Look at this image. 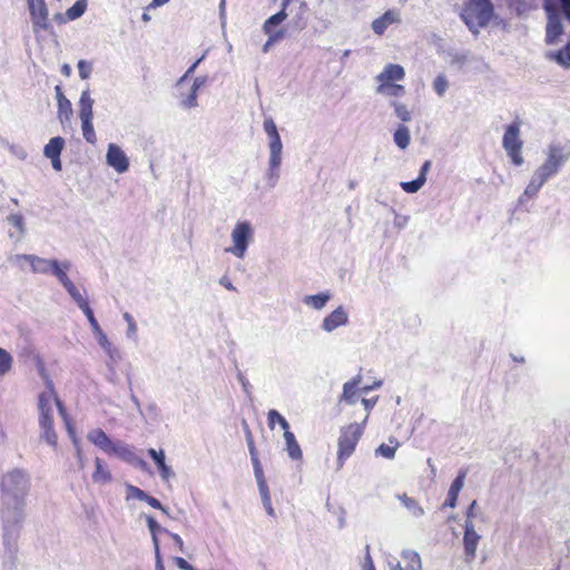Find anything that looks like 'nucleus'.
Segmentation results:
<instances>
[{"label":"nucleus","mask_w":570,"mask_h":570,"mask_svg":"<svg viewBox=\"0 0 570 570\" xmlns=\"http://www.w3.org/2000/svg\"><path fill=\"white\" fill-rule=\"evenodd\" d=\"M556 175V171H553L546 163H542L533 171L523 194L519 197V203L523 204L528 199L535 198L541 187Z\"/></svg>","instance_id":"nucleus-10"},{"label":"nucleus","mask_w":570,"mask_h":570,"mask_svg":"<svg viewBox=\"0 0 570 570\" xmlns=\"http://www.w3.org/2000/svg\"><path fill=\"white\" fill-rule=\"evenodd\" d=\"M94 335H95L98 344L107 353V355L110 358H115L117 351L112 347L111 343L109 342V340H108L107 335L104 333V331L99 330L98 332H95Z\"/></svg>","instance_id":"nucleus-38"},{"label":"nucleus","mask_w":570,"mask_h":570,"mask_svg":"<svg viewBox=\"0 0 570 570\" xmlns=\"http://www.w3.org/2000/svg\"><path fill=\"white\" fill-rule=\"evenodd\" d=\"M479 518L484 521L483 513L479 510L476 501H472L466 510V519L465 521H473V519Z\"/></svg>","instance_id":"nucleus-53"},{"label":"nucleus","mask_w":570,"mask_h":570,"mask_svg":"<svg viewBox=\"0 0 570 570\" xmlns=\"http://www.w3.org/2000/svg\"><path fill=\"white\" fill-rule=\"evenodd\" d=\"M106 164L118 174H124L129 169V158L117 144L110 142L107 147Z\"/></svg>","instance_id":"nucleus-15"},{"label":"nucleus","mask_w":570,"mask_h":570,"mask_svg":"<svg viewBox=\"0 0 570 570\" xmlns=\"http://www.w3.org/2000/svg\"><path fill=\"white\" fill-rule=\"evenodd\" d=\"M287 18V13L284 10L271 16L263 26L264 32L266 35H271L273 32V28L281 24Z\"/></svg>","instance_id":"nucleus-37"},{"label":"nucleus","mask_w":570,"mask_h":570,"mask_svg":"<svg viewBox=\"0 0 570 570\" xmlns=\"http://www.w3.org/2000/svg\"><path fill=\"white\" fill-rule=\"evenodd\" d=\"M155 463L158 466L160 478L163 481L168 482L171 478H174L175 473L173 469L166 464L165 456L160 458Z\"/></svg>","instance_id":"nucleus-47"},{"label":"nucleus","mask_w":570,"mask_h":570,"mask_svg":"<svg viewBox=\"0 0 570 570\" xmlns=\"http://www.w3.org/2000/svg\"><path fill=\"white\" fill-rule=\"evenodd\" d=\"M258 491H259V494H261V498H262V503L264 505V509H265L266 513L268 515H271V517H274L275 515V510H274L273 504H272V499H271L268 485H264V487L258 488Z\"/></svg>","instance_id":"nucleus-43"},{"label":"nucleus","mask_w":570,"mask_h":570,"mask_svg":"<svg viewBox=\"0 0 570 570\" xmlns=\"http://www.w3.org/2000/svg\"><path fill=\"white\" fill-rule=\"evenodd\" d=\"M91 478L96 484H108L112 481L111 472L102 459H95V471Z\"/></svg>","instance_id":"nucleus-23"},{"label":"nucleus","mask_w":570,"mask_h":570,"mask_svg":"<svg viewBox=\"0 0 570 570\" xmlns=\"http://www.w3.org/2000/svg\"><path fill=\"white\" fill-rule=\"evenodd\" d=\"M278 423L284 432L289 431V424L286 419L276 410H269L267 413V423L269 429H274L275 423Z\"/></svg>","instance_id":"nucleus-39"},{"label":"nucleus","mask_w":570,"mask_h":570,"mask_svg":"<svg viewBox=\"0 0 570 570\" xmlns=\"http://www.w3.org/2000/svg\"><path fill=\"white\" fill-rule=\"evenodd\" d=\"M459 494L449 490L444 507L454 508L458 502Z\"/></svg>","instance_id":"nucleus-62"},{"label":"nucleus","mask_w":570,"mask_h":570,"mask_svg":"<svg viewBox=\"0 0 570 570\" xmlns=\"http://www.w3.org/2000/svg\"><path fill=\"white\" fill-rule=\"evenodd\" d=\"M284 440H285V445H286V451L288 453V456L292 460H301L303 456V453H302L299 444L296 441L294 433L291 431L284 432Z\"/></svg>","instance_id":"nucleus-28"},{"label":"nucleus","mask_w":570,"mask_h":570,"mask_svg":"<svg viewBox=\"0 0 570 570\" xmlns=\"http://www.w3.org/2000/svg\"><path fill=\"white\" fill-rule=\"evenodd\" d=\"M361 375L355 376L348 382H345L343 385V393L341 395L340 401L345 402L346 404L354 405L357 403L360 395V385Z\"/></svg>","instance_id":"nucleus-22"},{"label":"nucleus","mask_w":570,"mask_h":570,"mask_svg":"<svg viewBox=\"0 0 570 570\" xmlns=\"http://www.w3.org/2000/svg\"><path fill=\"white\" fill-rule=\"evenodd\" d=\"M233 246L225 249L238 258H243L254 239V228L247 220L237 222L230 234Z\"/></svg>","instance_id":"nucleus-8"},{"label":"nucleus","mask_w":570,"mask_h":570,"mask_svg":"<svg viewBox=\"0 0 570 570\" xmlns=\"http://www.w3.org/2000/svg\"><path fill=\"white\" fill-rule=\"evenodd\" d=\"M461 17L473 33L485 27L493 17V4L490 0H465Z\"/></svg>","instance_id":"nucleus-4"},{"label":"nucleus","mask_w":570,"mask_h":570,"mask_svg":"<svg viewBox=\"0 0 570 570\" xmlns=\"http://www.w3.org/2000/svg\"><path fill=\"white\" fill-rule=\"evenodd\" d=\"M29 479L21 470L6 473L1 481L2 502H26Z\"/></svg>","instance_id":"nucleus-5"},{"label":"nucleus","mask_w":570,"mask_h":570,"mask_svg":"<svg viewBox=\"0 0 570 570\" xmlns=\"http://www.w3.org/2000/svg\"><path fill=\"white\" fill-rule=\"evenodd\" d=\"M40 374L45 380L46 390L40 393L38 400L40 438L49 445L56 446L58 436L53 430V413L57 407L59 414L65 416L66 410L56 394L52 381L45 373L43 367Z\"/></svg>","instance_id":"nucleus-1"},{"label":"nucleus","mask_w":570,"mask_h":570,"mask_svg":"<svg viewBox=\"0 0 570 570\" xmlns=\"http://www.w3.org/2000/svg\"><path fill=\"white\" fill-rule=\"evenodd\" d=\"M135 454L136 453L131 450L129 445H127L122 441L117 440V443L115 444L112 451V455H116L119 459L124 460L125 462L130 463L131 460H134Z\"/></svg>","instance_id":"nucleus-35"},{"label":"nucleus","mask_w":570,"mask_h":570,"mask_svg":"<svg viewBox=\"0 0 570 570\" xmlns=\"http://www.w3.org/2000/svg\"><path fill=\"white\" fill-rule=\"evenodd\" d=\"M7 220L12 226L17 227L21 234L24 232L23 217L20 214H10Z\"/></svg>","instance_id":"nucleus-56"},{"label":"nucleus","mask_w":570,"mask_h":570,"mask_svg":"<svg viewBox=\"0 0 570 570\" xmlns=\"http://www.w3.org/2000/svg\"><path fill=\"white\" fill-rule=\"evenodd\" d=\"M83 312V314L86 315L89 324H90V327H91V331L92 333L95 332H98L99 330H101L99 323L97 322L95 315H94V312L92 309L90 308V306L81 309Z\"/></svg>","instance_id":"nucleus-55"},{"label":"nucleus","mask_w":570,"mask_h":570,"mask_svg":"<svg viewBox=\"0 0 570 570\" xmlns=\"http://www.w3.org/2000/svg\"><path fill=\"white\" fill-rule=\"evenodd\" d=\"M348 323V314L343 306H338L332 313H330L321 323L322 331L332 333L341 326H345Z\"/></svg>","instance_id":"nucleus-18"},{"label":"nucleus","mask_w":570,"mask_h":570,"mask_svg":"<svg viewBox=\"0 0 570 570\" xmlns=\"http://www.w3.org/2000/svg\"><path fill=\"white\" fill-rule=\"evenodd\" d=\"M397 498L412 517L420 518L424 514V509L414 498H410L406 494H399Z\"/></svg>","instance_id":"nucleus-31"},{"label":"nucleus","mask_w":570,"mask_h":570,"mask_svg":"<svg viewBox=\"0 0 570 570\" xmlns=\"http://www.w3.org/2000/svg\"><path fill=\"white\" fill-rule=\"evenodd\" d=\"M205 55H203L199 59H197L186 71L185 73L178 79V86L181 87V85L189 81V79L193 77L196 68L198 65L204 60Z\"/></svg>","instance_id":"nucleus-51"},{"label":"nucleus","mask_w":570,"mask_h":570,"mask_svg":"<svg viewBox=\"0 0 570 570\" xmlns=\"http://www.w3.org/2000/svg\"><path fill=\"white\" fill-rule=\"evenodd\" d=\"M370 548L368 546L366 547V556L364 558V562H363V570H375V567H374V562L372 560V557L370 554Z\"/></svg>","instance_id":"nucleus-61"},{"label":"nucleus","mask_w":570,"mask_h":570,"mask_svg":"<svg viewBox=\"0 0 570 570\" xmlns=\"http://www.w3.org/2000/svg\"><path fill=\"white\" fill-rule=\"evenodd\" d=\"M431 160H425L423 163V165L421 166V169H420V173H419V176L417 178H420L421 180H423L424 183H426V175L431 168Z\"/></svg>","instance_id":"nucleus-60"},{"label":"nucleus","mask_w":570,"mask_h":570,"mask_svg":"<svg viewBox=\"0 0 570 570\" xmlns=\"http://www.w3.org/2000/svg\"><path fill=\"white\" fill-rule=\"evenodd\" d=\"M122 317L127 323V332H126L127 337L136 341L138 327H137L135 318L128 312L124 313Z\"/></svg>","instance_id":"nucleus-46"},{"label":"nucleus","mask_w":570,"mask_h":570,"mask_svg":"<svg viewBox=\"0 0 570 570\" xmlns=\"http://www.w3.org/2000/svg\"><path fill=\"white\" fill-rule=\"evenodd\" d=\"M65 146V139L62 137H53L43 148V155L47 158L60 157Z\"/></svg>","instance_id":"nucleus-29"},{"label":"nucleus","mask_w":570,"mask_h":570,"mask_svg":"<svg viewBox=\"0 0 570 570\" xmlns=\"http://www.w3.org/2000/svg\"><path fill=\"white\" fill-rule=\"evenodd\" d=\"M390 442L393 443V440H390ZM394 443H395L394 445H387V444L382 443L381 445H379L375 449V455L382 456V458H385L389 460L394 459L396 450L400 445V443L396 440H394Z\"/></svg>","instance_id":"nucleus-41"},{"label":"nucleus","mask_w":570,"mask_h":570,"mask_svg":"<svg viewBox=\"0 0 570 570\" xmlns=\"http://www.w3.org/2000/svg\"><path fill=\"white\" fill-rule=\"evenodd\" d=\"M381 386H382V381L377 380V381H374L371 385H364V386L360 387V393L368 394L371 391L376 390Z\"/></svg>","instance_id":"nucleus-63"},{"label":"nucleus","mask_w":570,"mask_h":570,"mask_svg":"<svg viewBox=\"0 0 570 570\" xmlns=\"http://www.w3.org/2000/svg\"><path fill=\"white\" fill-rule=\"evenodd\" d=\"M250 460H252V463H253L254 475H255V479H256V482H257V487L261 488V487L267 485V482L265 480L264 471H263V468H262L259 459L258 458H253Z\"/></svg>","instance_id":"nucleus-48"},{"label":"nucleus","mask_w":570,"mask_h":570,"mask_svg":"<svg viewBox=\"0 0 570 570\" xmlns=\"http://www.w3.org/2000/svg\"><path fill=\"white\" fill-rule=\"evenodd\" d=\"M405 89L402 85L396 83H380L376 88V94L390 96V97H402Z\"/></svg>","instance_id":"nucleus-33"},{"label":"nucleus","mask_w":570,"mask_h":570,"mask_svg":"<svg viewBox=\"0 0 570 570\" xmlns=\"http://www.w3.org/2000/svg\"><path fill=\"white\" fill-rule=\"evenodd\" d=\"M282 37H283V32H281V31H278V32H276V33H273V32H272L271 35H268V40H267V42L263 46V51H264V52H267V51H268V49H269V46H271L272 43H274L275 41H277L278 39H281Z\"/></svg>","instance_id":"nucleus-59"},{"label":"nucleus","mask_w":570,"mask_h":570,"mask_svg":"<svg viewBox=\"0 0 570 570\" xmlns=\"http://www.w3.org/2000/svg\"><path fill=\"white\" fill-rule=\"evenodd\" d=\"M87 440L105 453L112 455L117 441L111 440L101 429H92L87 433Z\"/></svg>","instance_id":"nucleus-20"},{"label":"nucleus","mask_w":570,"mask_h":570,"mask_svg":"<svg viewBox=\"0 0 570 570\" xmlns=\"http://www.w3.org/2000/svg\"><path fill=\"white\" fill-rule=\"evenodd\" d=\"M94 99L90 96L89 89L81 92L79 99V118L81 121V130L85 140L91 145L97 142V136L95 132L92 118H94Z\"/></svg>","instance_id":"nucleus-9"},{"label":"nucleus","mask_w":570,"mask_h":570,"mask_svg":"<svg viewBox=\"0 0 570 570\" xmlns=\"http://www.w3.org/2000/svg\"><path fill=\"white\" fill-rule=\"evenodd\" d=\"M70 268V261H56L50 274L53 275L63 287H66L71 282V279L67 275V272Z\"/></svg>","instance_id":"nucleus-25"},{"label":"nucleus","mask_w":570,"mask_h":570,"mask_svg":"<svg viewBox=\"0 0 570 570\" xmlns=\"http://www.w3.org/2000/svg\"><path fill=\"white\" fill-rule=\"evenodd\" d=\"M546 10L548 11L546 41L549 45H553L556 43L557 38L563 32L561 17L548 6L546 7Z\"/></svg>","instance_id":"nucleus-19"},{"label":"nucleus","mask_w":570,"mask_h":570,"mask_svg":"<svg viewBox=\"0 0 570 570\" xmlns=\"http://www.w3.org/2000/svg\"><path fill=\"white\" fill-rule=\"evenodd\" d=\"M405 70L402 66L395 63H387L383 71L376 76L379 83H392L393 81L403 80Z\"/></svg>","instance_id":"nucleus-21"},{"label":"nucleus","mask_w":570,"mask_h":570,"mask_svg":"<svg viewBox=\"0 0 570 570\" xmlns=\"http://www.w3.org/2000/svg\"><path fill=\"white\" fill-rule=\"evenodd\" d=\"M28 9L30 12L33 32L38 33L41 30H48L50 27L49 12L45 0H30Z\"/></svg>","instance_id":"nucleus-14"},{"label":"nucleus","mask_w":570,"mask_h":570,"mask_svg":"<svg viewBox=\"0 0 570 570\" xmlns=\"http://www.w3.org/2000/svg\"><path fill=\"white\" fill-rule=\"evenodd\" d=\"M400 20L399 14L394 11H386L382 17L372 22V29L377 35H383L386 28Z\"/></svg>","instance_id":"nucleus-26"},{"label":"nucleus","mask_w":570,"mask_h":570,"mask_svg":"<svg viewBox=\"0 0 570 570\" xmlns=\"http://www.w3.org/2000/svg\"><path fill=\"white\" fill-rule=\"evenodd\" d=\"M13 358L9 352L0 347V376L6 375L12 367Z\"/></svg>","instance_id":"nucleus-44"},{"label":"nucleus","mask_w":570,"mask_h":570,"mask_svg":"<svg viewBox=\"0 0 570 570\" xmlns=\"http://www.w3.org/2000/svg\"><path fill=\"white\" fill-rule=\"evenodd\" d=\"M208 81V77L207 76H198L196 78H194L193 82H191V86L199 91V89L202 87H204Z\"/></svg>","instance_id":"nucleus-64"},{"label":"nucleus","mask_w":570,"mask_h":570,"mask_svg":"<svg viewBox=\"0 0 570 570\" xmlns=\"http://www.w3.org/2000/svg\"><path fill=\"white\" fill-rule=\"evenodd\" d=\"M362 434L363 425L358 423H352L342 429L338 438L337 470L342 469L345 461L354 453Z\"/></svg>","instance_id":"nucleus-6"},{"label":"nucleus","mask_w":570,"mask_h":570,"mask_svg":"<svg viewBox=\"0 0 570 570\" xmlns=\"http://www.w3.org/2000/svg\"><path fill=\"white\" fill-rule=\"evenodd\" d=\"M547 57L554 60L558 65L570 68V42L557 52H548Z\"/></svg>","instance_id":"nucleus-32"},{"label":"nucleus","mask_w":570,"mask_h":570,"mask_svg":"<svg viewBox=\"0 0 570 570\" xmlns=\"http://www.w3.org/2000/svg\"><path fill=\"white\" fill-rule=\"evenodd\" d=\"M146 522H147V527H148V530L151 535L154 549H157V548H159V540H158L157 533L164 532V533L168 534L169 531L165 528H161L151 515H146Z\"/></svg>","instance_id":"nucleus-34"},{"label":"nucleus","mask_w":570,"mask_h":570,"mask_svg":"<svg viewBox=\"0 0 570 570\" xmlns=\"http://www.w3.org/2000/svg\"><path fill=\"white\" fill-rule=\"evenodd\" d=\"M174 562L180 570H195L196 568L188 563L184 558L181 557H175Z\"/></svg>","instance_id":"nucleus-58"},{"label":"nucleus","mask_w":570,"mask_h":570,"mask_svg":"<svg viewBox=\"0 0 570 570\" xmlns=\"http://www.w3.org/2000/svg\"><path fill=\"white\" fill-rule=\"evenodd\" d=\"M1 520L3 529V544L14 548L19 531L24 519L26 502H2Z\"/></svg>","instance_id":"nucleus-3"},{"label":"nucleus","mask_w":570,"mask_h":570,"mask_svg":"<svg viewBox=\"0 0 570 570\" xmlns=\"http://www.w3.org/2000/svg\"><path fill=\"white\" fill-rule=\"evenodd\" d=\"M391 106L394 108V112L399 119H401L404 122L411 121V112L409 111L407 107L397 101H392Z\"/></svg>","instance_id":"nucleus-45"},{"label":"nucleus","mask_w":570,"mask_h":570,"mask_svg":"<svg viewBox=\"0 0 570 570\" xmlns=\"http://www.w3.org/2000/svg\"><path fill=\"white\" fill-rule=\"evenodd\" d=\"M176 97L179 107L184 110H190L198 107V90H196L188 81L181 87L178 86V80L175 83Z\"/></svg>","instance_id":"nucleus-17"},{"label":"nucleus","mask_w":570,"mask_h":570,"mask_svg":"<svg viewBox=\"0 0 570 570\" xmlns=\"http://www.w3.org/2000/svg\"><path fill=\"white\" fill-rule=\"evenodd\" d=\"M126 499L129 500V499H137L139 501H146L147 499V493L145 491H142L141 489L135 487V485H131V484H127L126 485Z\"/></svg>","instance_id":"nucleus-50"},{"label":"nucleus","mask_w":570,"mask_h":570,"mask_svg":"<svg viewBox=\"0 0 570 570\" xmlns=\"http://www.w3.org/2000/svg\"><path fill=\"white\" fill-rule=\"evenodd\" d=\"M502 147L513 165H523V140L521 139V125L519 121H513L512 124L507 126L502 137Z\"/></svg>","instance_id":"nucleus-7"},{"label":"nucleus","mask_w":570,"mask_h":570,"mask_svg":"<svg viewBox=\"0 0 570 570\" xmlns=\"http://www.w3.org/2000/svg\"><path fill=\"white\" fill-rule=\"evenodd\" d=\"M77 67L81 79H88L90 77L92 68L89 62L86 60H79Z\"/></svg>","instance_id":"nucleus-57"},{"label":"nucleus","mask_w":570,"mask_h":570,"mask_svg":"<svg viewBox=\"0 0 570 570\" xmlns=\"http://www.w3.org/2000/svg\"><path fill=\"white\" fill-rule=\"evenodd\" d=\"M87 0H78L76 3L66 11V19L73 21L80 18L87 9Z\"/></svg>","instance_id":"nucleus-40"},{"label":"nucleus","mask_w":570,"mask_h":570,"mask_svg":"<svg viewBox=\"0 0 570 570\" xmlns=\"http://www.w3.org/2000/svg\"><path fill=\"white\" fill-rule=\"evenodd\" d=\"M546 163L557 174L570 158V148L561 142H551L544 150Z\"/></svg>","instance_id":"nucleus-12"},{"label":"nucleus","mask_w":570,"mask_h":570,"mask_svg":"<svg viewBox=\"0 0 570 570\" xmlns=\"http://www.w3.org/2000/svg\"><path fill=\"white\" fill-rule=\"evenodd\" d=\"M9 261L19 265L21 269H23L22 262H27L32 273L47 275L50 274L57 259H48L31 254H17L11 256Z\"/></svg>","instance_id":"nucleus-11"},{"label":"nucleus","mask_w":570,"mask_h":570,"mask_svg":"<svg viewBox=\"0 0 570 570\" xmlns=\"http://www.w3.org/2000/svg\"><path fill=\"white\" fill-rule=\"evenodd\" d=\"M55 91L58 100V117L61 122L69 120L72 115L71 102L65 97L60 86H56Z\"/></svg>","instance_id":"nucleus-24"},{"label":"nucleus","mask_w":570,"mask_h":570,"mask_svg":"<svg viewBox=\"0 0 570 570\" xmlns=\"http://www.w3.org/2000/svg\"><path fill=\"white\" fill-rule=\"evenodd\" d=\"M481 540V535L475 531V524L473 521L464 522V535L463 547L466 562H472L476 554L478 544Z\"/></svg>","instance_id":"nucleus-16"},{"label":"nucleus","mask_w":570,"mask_h":570,"mask_svg":"<svg viewBox=\"0 0 570 570\" xmlns=\"http://www.w3.org/2000/svg\"><path fill=\"white\" fill-rule=\"evenodd\" d=\"M63 288L68 292V294L71 296V298L80 309H83L89 306L85 289L83 293H81L80 289L72 282H70Z\"/></svg>","instance_id":"nucleus-30"},{"label":"nucleus","mask_w":570,"mask_h":570,"mask_svg":"<svg viewBox=\"0 0 570 570\" xmlns=\"http://www.w3.org/2000/svg\"><path fill=\"white\" fill-rule=\"evenodd\" d=\"M433 90L439 97H443L450 88V82L445 75L440 73L432 82Z\"/></svg>","instance_id":"nucleus-42"},{"label":"nucleus","mask_w":570,"mask_h":570,"mask_svg":"<svg viewBox=\"0 0 570 570\" xmlns=\"http://www.w3.org/2000/svg\"><path fill=\"white\" fill-rule=\"evenodd\" d=\"M465 476H466V472L461 471L458 474V476L453 480L449 490L459 494L460 491L463 489Z\"/></svg>","instance_id":"nucleus-54"},{"label":"nucleus","mask_w":570,"mask_h":570,"mask_svg":"<svg viewBox=\"0 0 570 570\" xmlns=\"http://www.w3.org/2000/svg\"><path fill=\"white\" fill-rule=\"evenodd\" d=\"M424 185H425V183L423 180H421L420 178H416L412 181L400 183L401 188L407 194L417 193Z\"/></svg>","instance_id":"nucleus-49"},{"label":"nucleus","mask_w":570,"mask_h":570,"mask_svg":"<svg viewBox=\"0 0 570 570\" xmlns=\"http://www.w3.org/2000/svg\"><path fill=\"white\" fill-rule=\"evenodd\" d=\"M63 421H65V425H66V429H67V433L73 444L75 448H78V444L80 443L77 434H76V430H75V426L72 425L70 419L68 417L67 413H65V416H62Z\"/></svg>","instance_id":"nucleus-52"},{"label":"nucleus","mask_w":570,"mask_h":570,"mask_svg":"<svg viewBox=\"0 0 570 570\" xmlns=\"http://www.w3.org/2000/svg\"><path fill=\"white\" fill-rule=\"evenodd\" d=\"M264 130L268 137V169L266 178L269 188H274L279 179V167L282 164L283 144L276 124L269 117L264 120Z\"/></svg>","instance_id":"nucleus-2"},{"label":"nucleus","mask_w":570,"mask_h":570,"mask_svg":"<svg viewBox=\"0 0 570 570\" xmlns=\"http://www.w3.org/2000/svg\"><path fill=\"white\" fill-rule=\"evenodd\" d=\"M331 298L332 295L330 292H322L315 295H305L302 302L304 305L313 309L321 311L325 307V305Z\"/></svg>","instance_id":"nucleus-27"},{"label":"nucleus","mask_w":570,"mask_h":570,"mask_svg":"<svg viewBox=\"0 0 570 570\" xmlns=\"http://www.w3.org/2000/svg\"><path fill=\"white\" fill-rule=\"evenodd\" d=\"M389 570H423L420 554L412 549H404L400 559L391 557L387 560Z\"/></svg>","instance_id":"nucleus-13"},{"label":"nucleus","mask_w":570,"mask_h":570,"mask_svg":"<svg viewBox=\"0 0 570 570\" xmlns=\"http://www.w3.org/2000/svg\"><path fill=\"white\" fill-rule=\"evenodd\" d=\"M393 138H394V142L396 144L397 147H400L401 149L407 148V146L410 145V141H411L409 128L403 125L400 126L395 130Z\"/></svg>","instance_id":"nucleus-36"}]
</instances>
